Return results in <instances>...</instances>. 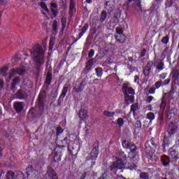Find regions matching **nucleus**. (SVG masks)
Listing matches in <instances>:
<instances>
[{
    "label": "nucleus",
    "instance_id": "5fc2aeb1",
    "mask_svg": "<svg viewBox=\"0 0 179 179\" xmlns=\"http://www.w3.org/2000/svg\"><path fill=\"white\" fill-rule=\"evenodd\" d=\"M155 92H156V88L155 87H151V88H150V90L148 91V93L150 94H155Z\"/></svg>",
    "mask_w": 179,
    "mask_h": 179
},
{
    "label": "nucleus",
    "instance_id": "2eb2a0df",
    "mask_svg": "<svg viewBox=\"0 0 179 179\" xmlns=\"http://www.w3.org/2000/svg\"><path fill=\"white\" fill-rule=\"evenodd\" d=\"M16 96L20 100H22V99L27 98V92H26V90H19L16 93Z\"/></svg>",
    "mask_w": 179,
    "mask_h": 179
},
{
    "label": "nucleus",
    "instance_id": "bb28decb",
    "mask_svg": "<svg viewBox=\"0 0 179 179\" xmlns=\"http://www.w3.org/2000/svg\"><path fill=\"white\" fill-rule=\"evenodd\" d=\"M52 34H57L58 31V22L57 21H54L52 25Z\"/></svg>",
    "mask_w": 179,
    "mask_h": 179
},
{
    "label": "nucleus",
    "instance_id": "79ce46f5",
    "mask_svg": "<svg viewBox=\"0 0 179 179\" xmlns=\"http://www.w3.org/2000/svg\"><path fill=\"white\" fill-rule=\"evenodd\" d=\"M41 7L42 8V9H44V10L47 12V13H50V10L47 7V5L45 4V3H41Z\"/></svg>",
    "mask_w": 179,
    "mask_h": 179
},
{
    "label": "nucleus",
    "instance_id": "2f4dec72",
    "mask_svg": "<svg viewBox=\"0 0 179 179\" xmlns=\"http://www.w3.org/2000/svg\"><path fill=\"white\" fill-rule=\"evenodd\" d=\"M115 40L118 41V43H125V35L122 34V35L119 36H115Z\"/></svg>",
    "mask_w": 179,
    "mask_h": 179
},
{
    "label": "nucleus",
    "instance_id": "0eeeda50",
    "mask_svg": "<svg viewBox=\"0 0 179 179\" xmlns=\"http://www.w3.org/2000/svg\"><path fill=\"white\" fill-rule=\"evenodd\" d=\"M99 141H96L94 143V147L91 151V159L92 160H96L99 156Z\"/></svg>",
    "mask_w": 179,
    "mask_h": 179
},
{
    "label": "nucleus",
    "instance_id": "a19ab883",
    "mask_svg": "<svg viewBox=\"0 0 179 179\" xmlns=\"http://www.w3.org/2000/svg\"><path fill=\"white\" fill-rule=\"evenodd\" d=\"M5 146V142L3 140H0V156H2V150H3V148Z\"/></svg>",
    "mask_w": 179,
    "mask_h": 179
},
{
    "label": "nucleus",
    "instance_id": "680f3d73",
    "mask_svg": "<svg viewBox=\"0 0 179 179\" xmlns=\"http://www.w3.org/2000/svg\"><path fill=\"white\" fill-rule=\"evenodd\" d=\"M146 55V49H143V50L140 53V57L142 58Z\"/></svg>",
    "mask_w": 179,
    "mask_h": 179
},
{
    "label": "nucleus",
    "instance_id": "49530a36",
    "mask_svg": "<svg viewBox=\"0 0 179 179\" xmlns=\"http://www.w3.org/2000/svg\"><path fill=\"white\" fill-rule=\"evenodd\" d=\"M169 38H169V36L166 35L165 37L162 38V43H163V44H167L169 43Z\"/></svg>",
    "mask_w": 179,
    "mask_h": 179
},
{
    "label": "nucleus",
    "instance_id": "338daca9",
    "mask_svg": "<svg viewBox=\"0 0 179 179\" xmlns=\"http://www.w3.org/2000/svg\"><path fill=\"white\" fill-rule=\"evenodd\" d=\"M165 5H166V6H167V7L171 6V0H167V1L165 2Z\"/></svg>",
    "mask_w": 179,
    "mask_h": 179
},
{
    "label": "nucleus",
    "instance_id": "20e7f679",
    "mask_svg": "<svg viewBox=\"0 0 179 179\" xmlns=\"http://www.w3.org/2000/svg\"><path fill=\"white\" fill-rule=\"evenodd\" d=\"M122 145L124 148V149H129L130 152L129 155H132L133 157H135L136 155H138V148H136V145L132 143H129L128 141H124L122 142Z\"/></svg>",
    "mask_w": 179,
    "mask_h": 179
},
{
    "label": "nucleus",
    "instance_id": "4468645a",
    "mask_svg": "<svg viewBox=\"0 0 179 179\" xmlns=\"http://www.w3.org/2000/svg\"><path fill=\"white\" fill-rule=\"evenodd\" d=\"M14 108L17 114H20L24 108V105H23V102H15Z\"/></svg>",
    "mask_w": 179,
    "mask_h": 179
},
{
    "label": "nucleus",
    "instance_id": "a878e982",
    "mask_svg": "<svg viewBox=\"0 0 179 179\" xmlns=\"http://www.w3.org/2000/svg\"><path fill=\"white\" fill-rule=\"evenodd\" d=\"M72 137L71 136L64 138L63 141H62V143L68 145V146L71 145V142H73V140L71 139Z\"/></svg>",
    "mask_w": 179,
    "mask_h": 179
},
{
    "label": "nucleus",
    "instance_id": "c85d7f7f",
    "mask_svg": "<svg viewBox=\"0 0 179 179\" xmlns=\"http://www.w3.org/2000/svg\"><path fill=\"white\" fill-rule=\"evenodd\" d=\"M106 19H107V12L106 10H102L99 21L103 23V22H106Z\"/></svg>",
    "mask_w": 179,
    "mask_h": 179
},
{
    "label": "nucleus",
    "instance_id": "e433bc0d",
    "mask_svg": "<svg viewBox=\"0 0 179 179\" xmlns=\"http://www.w3.org/2000/svg\"><path fill=\"white\" fill-rule=\"evenodd\" d=\"M139 177L141 179H149L150 178L149 173H148L146 172H141L139 175Z\"/></svg>",
    "mask_w": 179,
    "mask_h": 179
},
{
    "label": "nucleus",
    "instance_id": "dca6fc26",
    "mask_svg": "<svg viewBox=\"0 0 179 179\" xmlns=\"http://www.w3.org/2000/svg\"><path fill=\"white\" fill-rule=\"evenodd\" d=\"M154 66L157 69H158V71H163L164 69V63L161 59H157Z\"/></svg>",
    "mask_w": 179,
    "mask_h": 179
},
{
    "label": "nucleus",
    "instance_id": "72a5a7b5",
    "mask_svg": "<svg viewBox=\"0 0 179 179\" xmlns=\"http://www.w3.org/2000/svg\"><path fill=\"white\" fill-rule=\"evenodd\" d=\"M97 78H101L103 76V69L101 67H97L95 69Z\"/></svg>",
    "mask_w": 179,
    "mask_h": 179
},
{
    "label": "nucleus",
    "instance_id": "4d7b16f0",
    "mask_svg": "<svg viewBox=\"0 0 179 179\" xmlns=\"http://www.w3.org/2000/svg\"><path fill=\"white\" fill-rule=\"evenodd\" d=\"M135 127H136V128H141L142 127V123L141 122V120H137L136 122Z\"/></svg>",
    "mask_w": 179,
    "mask_h": 179
},
{
    "label": "nucleus",
    "instance_id": "1a4fd4ad",
    "mask_svg": "<svg viewBox=\"0 0 179 179\" xmlns=\"http://www.w3.org/2000/svg\"><path fill=\"white\" fill-rule=\"evenodd\" d=\"M152 66H153V62H148L147 66L144 68L143 71V73L145 77L149 76V75H150Z\"/></svg>",
    "mask_w": 179,
    "mask_h": 179
},
{
    "label": "nucleus",
    "instance_id": "7c9ffc66",
    "mask_svg": "<svg viewBox=\"0 0 179 179\" xmlns=\"http://www.w3.org/2000/svg\"><path fill=\"white\" fill-rule=\"evenodd\" d=\"M166 106H167V99H166V97H163L160 105V108H162V111H164Z\"/></svg>",
    "mask_w": 179,
    "mask_h": 179
},
{
    "label": "nucleus",
    "instance_id": "f8f14e48",
    "mask_svg": "<svg viewBox=\"0 0 179 179\" xmlns=\"http://www.w3.org/2000/svg\"><path fill=\"white\" fill-rule=\"evenodd\" d=\"M64 148H65V145H59L55 148V156L53 157L54 162H61V153L58 152L57 150L59 149H64Z\"/></svg>",
    "mask_w": 179,
    "mask_h": 179
},
{
    "label": "nucleus",
    "instance_id": "69168bd1",
    "mask_svg": "<svg viewBox=\"0 0 179 179\" xmlns=\"http://www.w3.org/2000/svg\"><path fill=\"white\" fill-rule=\"evenodd\" d=\"M176 145L179 147V134H178L176 137Z\"/></svg>",
    "mask_w": 179,
    "mask_h": 179
},
{
    "label": "nucleus",
    "instance_id": "ddd939ff",
    "mask_svg": "<svg viewBox=\"0 0 179 179\" xmlns=\"http://www.w3.org/2000/svg\"><path fill=\"white\" fill-rule=\"evenodd\" d=\"M50 11L55 17L58 16V4L54 2L50 3Z\"/></svg>",
    "mask_w": 179,
    "mask_h": 179
},
{
    "label": "nucleus",
    "instance_id": "6e6d98bb",
    "mask_svg": "<svg viewBox=\"0 0 179 179\" xmlns=\"http://www.w3.org/2000/svg\"><path fill=\"white\" fill-rule=\"evenodd\" d=\"M94 55V50L92 49L89 53H88V57L89 58H92V57Z\"/></svg>",
    "mask_w": 179,
    "mask_h": 179
},
{
    "label": "nucleus",
    "instance_id": "f3484780",
    "mask_svg": "<svg viewBox=\"0 0 179 179\" xmlns=\"http://www.w3.org/2000/svg\"><path fill=\"white\" fill-rule=\"evenodd\" d=\"M20 83V78L19 77L14 78L11 84V90L15 92L16 90V86Z\"/></svg>",
    "mask_w": 179,
    "mask_h": 179
},
{
    "label": "nucleus",
    "instance_id": "603ef678",
    "mask_svg": "<svg viewBox=\"0 0 179 179\" xmlns=\"http://www.w3.org/2000/svg\"><path fill=\"white\" fill-rule=\"evenodd\" d=\"M171 81V78H168V79L164 80L162 82V86H167V85H169V83H170Z\"/></svg>",
    "mask_w": 179,
    "mask_h": 179
},
{
    "label": "nucleus",
    "instance_id": "c9c22d12",
    "mask_svg": "<svg viewBox=\"0 0 179 179\" xmlns=\"http://www.w3.org/2000/svg\"><path fill=\"white\" fill-rule=\"evenodd\" d=\"M75 1L74 0H70V8H69V13H72L73 12V9H75Z\"/></svg>",
    "mask_w": 179,
    "mask_h": 179
},
{
    "label": "nucleus",
    "instance_id": "052dcab7",
    "mask_svg": "<svg viewBox=\"0 0 179 179\" xmlns=\"http://www.w3.org/2000/svg\"><path fill=\"white\" fill-rule=\"evenodd\" d=\"M167 77V73H162L160 76H159V79H162L163 80H164V78Z\"/></svg>",
    "mask_w": 179,
    "mask_h": 179
},
{
    "label": "nucleus",
    "instance_id": "4be33fe9",
    "mask_svg": "<svg viewBox=\"0 0 179 179\" xmlns=\"http://www.w3.org/2000/svg\"><path fill=\"white\" fill-rule=\"evenodd\" d=\"M161 162L163 166H169V164H170V158H169V157H167L166 155H162L161 157Z\"/></svg>",
    "mask_w": 179,
    "mask_h": 179
},
{
    "label": "nucleus",
    "instance_id": "8fccbe9b",
    "mask_svg": "<svg viewBox=\"0 0 179 179\" xmlns=\"http://www.w3.org/2000/svg\"><path fill=\"white\" fill-rule=\"evenodd\" d=\"M84 89H85V83L82 81L78 86V90L80 92H82Z\"/></svg>",
    "mask_w": 179,
    "mask_h": 179
},
{
    "label": "nucleus",
    "instance_id": "aec40b11",
    "mask_svg": "<svg viewBox=\"0 0 179 179\" xmlns=\"http://www.w3.org/2000/svg\"><path fill=\"white\" fill-rule=\"evenodd\" d=\"M69 83H66L63 87V90L62 91V94L59 96V99L62 98L64 99L65 96H66V93L68 92V89L69 88Z\"/></svg>",
    "mask_w": 179,
    "mask_h": 179
},
{
    "label": "nucleus",
    "instance_id": "09e8293b",
    "mask_svg": "<svg viewBox=\"0 0 179 179\" xmlns=\"http://www.w3.org/2000/svg\"><path fill=\"white\" fill-rule=\"evenodd\" d=\"M163 86L162 82L161 81H157L155 84V87L156 89H159V87H162Z\"/></svg>",
    "mask_w": 179,
    "mask_h": 179
},
{
    "label": "nucleus",
    "instance_id": "ea45409f",
    "mask_svg": "<svg viewBox=\"0 0 179 179\" xmlns=\"http://www.w3.org/2000/svg\"><path fill=\"white\" fill-rule=\"evenodd\" d=\"M147 118L148 120H150V121H152L155 120V113L150 112L147 114Z\"/></svg>",
    "mask_w": 179,
    "mask_h": 179
},
{
    "label": "nucleus",
    "instance_id": "bf43d9fd",
    "mask_svg": "<svg viewBox=\"0 0 179 179\" xmlns=\"http://www.w3.org/2000/svg\"><path fill=\"white\" fill-rule=\"evenodd\" d=\"M154 97L152 96H149L146 99V103L148 104L152 102V100H153Z\"/></svg>",
    "mask_w": 179,
    "mask_h": 179
},
{
    "label": "nucleus",
    "instance_id": "473e14b6",
    "mask_svg": "<svg viewBox=\"0 0 179 179\" xmlns=\"http://www.w3.org/2000/svg\"><path fill=\"white\" fill-rule=\"evenodd\" d=\"M17 75H24V72H26V67L21 66L17 69H15Z\"/></svg>",
    "mask_w": 179,
    "mask_h": 179
},
{
    "label": "nucleus",
    "instance_id": "5701e85b",
    "mask_svg": "<svg viewBox=\"0 0 179 179\" xmlns=\"http://www.w3.org/2000/svg\"><path fill=\"white\" fill-rule=\"evenodd\" d=\"M103 115L104 117H107L108 118H113V117L115 115V112L105 110L103 111Z\"/></svg>",
    "mask_w": 179,
    "mask_h": 179
},
{
    "label": "nucleus",
    "instance_id": "412c9836",
    "mask_svg": "<svg viewBox=\"0 0 179 179\" xmlns=\"http://www.w3.org/2000/svg\"><path fill=\"white\" fill-rule=\"evenodd\" d=\"M149 145H152V146H153V148H159V145L157 144V143L155 141V138H151L150 141H148L146 143H145V146H146V150H148V146Z\"/></svg>",
    "mask_w": 179,
    "mask_h": 179
},
{
    "label": "nucleus",
    "instance_id": "393cba45",
    "mask_svg": "<svg viewBox=\"0 0 179 179\" xmlns=\"http://www.w3.org/2000/svg\"><path fill=\"white\" fill-rule=\"evenodd\" d=\"M68 20V17L66 16H63L62 17L61 22H62V31H64L65 30V27H66V22Z\"/></svg>",
    "mask_w": 179,
    "mask_h": 179
},
{
    "label": "nucleus",
    "instance_id": "f257e3e1",
    "mask_svg": "<svg viewBox=\"0 0 179 179\" xmlns=\"http://www.w3.org/2000/svg\"><path fill=\"white\" fill-rule=\"evenodd\" d=\"M31 55H34L33 62L35 65L34 69L36 73L41 72L43 70V65L45 64V52L43 49V46L40 44L35 45L31 50H30Z\"/></svg>",
    "mask_w": 179,
    "mask_h": 179
},
{
    "label": "nucleus",
    "instance_id": "58836bf2",
    "mask_svg": "<svg viewBox=\"0 0 179 179\" xmlns=\"http://www.w3.org/2000/svg\"><path fill=\"white\" fill-rule=\"evenodd\" d=\"M169 145H170V141L169 140V137H164L163 143H162L163 147L167 148V146H169Z\"/></svg>",
    "mask_w": 179,
    "mask_h": 179
},
{
    "label": "nucleus",
    "instance_id": "e2e57ef3",
    "mask_svg": "<svg viewBox=\"0 0 179 179\" xmlns=\"http://www.w3.org/2000/svg\"><path fill=\"white\" fill-rule=\"evenodd\" d=\"M167 52H169V48H166L162 53V57H164V58L167 55Z\"/></svg>",
    "mask_w": 179,
    "mask_h": 179
},
{
    "label": "nucleus",
    "instance_id": "423d86ee",
    "mask_svg": "<svg viewBox=\"0 0 179 179\" xmlns=\"http://www.w3.org/2000/svg\"><path fill=\"white\" fill-rule=\"evenodd\" d=\"M45 177L50 178V179H58V175L57 172L52 167L48 166L46 173L45 174Z\"/></svg>",
    "mask_w": 179,
    "mask_h": 179
},
{
    "label": "nucleus",
    "instance_id": "f03ea898",
    "mask_svg": "<svg viewBox=\"0 0 179 179\" xmlns=\"http://www.w3.org/2000/svg\"><path fill=\"white\" fill-rule=\"evenodd\" d=\"M126 104H131L135 101V90L124 84L122 88Z\"/></svg>",
    "mask_w": 179,
    "mask_h": 179
},
{
    "label": "nucleus",
    "instance_id": "7ed1b4c3",
    "mask_svg": "<svg viewBox=\"0 0 179 179\" xmlns=\"http://www.w3.org/2000/svg\"><path fill=\"white\" fill-rule=\"evenodd\" d=\"M127 164V155H124L122 158L117 159L109 167L110 170H114V169H124V166Z\"/></svg>",
    "mask_w": 179,
    "mask_h": 179
},
{
    "label": "nucleus",
    "instance_id": "9b49d317",
    "mask_svg": "<svg viewBox=\"0 0 179 179\" xmlns=\"http://www.w3.org/2000/svg\"><path fill=\"white\" fill-rule=\"evenodd\" d=\"M45 92L43 91L41 92L38 98V103L39 107H43L44 106V102L45 101Z\"/></svg>",
    "mask_w": 179,
    "mask_h": 179
},
{
    "label": "nucleus",
    "instance_id": "cd10ccee",
    "mask_svg": "<svg viewBox=\"0 0 179 179\" xmlns=\"http://www.w3.org/2000/svg\"><path fill=\"white\" fill-rule=\"evenodd\" d=\"M15 179H25L24 174L22 171L14 172Z\"/></svg>",
    "mask_w": 179,
    "mask_h": 179
},
{
    "label": "nucleus",
    "instance_id": "6e6552de",
    "mask_svg": "<svg viewBox=\"0 0 179 179\" xmlns=\"http://www.w3.org/2000/svg\"><path fill=\"white\" fill-rule=\"evenodd\" d=\"M178 128L177 124L173 122H169L167 126V132L169 135H174V134L177 132Z\"/></svg>",
    "mask_w": 179,
    "mask_h": 179
},
{
    "label": "nucleus",
    "instance_id": "0e129e2a",
    "mask_svg": "<svg viewBox=\"0 0 179 179\" xmlns=\"http://www.w3.org/2000/svg\"><path fill=\"white\" fill-rule=\"evenodd\" d=\"M176 90H177V87L176 85H172L171 93H176Z\"/></svg>",
    "mask_w": 179,
    "mask_h": 179
},
{
    "label": "nucleus",
    "instance_id": "b1692460",
    "mask_svg": "<svg viewBox=\"0 0 179 179\" xmlns=\"http://www.w3.org/2000/svg\"><path fill=\"white\" fill-rule=\"evenodd\" d=\"M52 80V73H47L46 74V79H45V83L46 85H51V81Z\"/></svg>",
    "mask_w": 179,
    "mask_h": 179
},
{
    "label": "nucleus",
    "instance_id": "9d476101",
    "mask_svg": "<svg viewBox=\"0 0 179 179\" xmlns=\"http://www.w3.org/2000/svg\"><path fill=\"white\" fill-rule=\"evenodd\" d=\"M78 117L80 121H86L89 118V115H87V111L84 108H81L78 113Z\"/></svg>",
    "mask_w": 179,
    "mask_h": 179
},
{
    "label": "nucleus",
    "instance_id": "864d4df0",
    "mask_svg": "<svg viewBox=\"0 0 179 179\" xmlns=\"http://www.w3.org/2000/svg\"><path fill=\"white\" fill-rule=\"evenodd\" d=\"M164 121V118L163 117V115H161L158 118V122L160 124V125H163V122Z\"/></svg>",
    "mask_w": 179,
    "mask_h": 179
},
{
    "label": "nucleus",
    "instance_id": "a211bd4d",
    "mask_svg": "<svg viewBox=\"0 0 179 179\" xmlns=\"http://www.w3.org/2000/svg\"><path fill=\"white\" fill-rule=\"evenodd\" d=\"M170 78H172L175 82L176 80H178V77H179V70L178 69H173L169 75Z\"/></svg>",
    "mask_w": 179,
    "mask_h": 179
},
{
    "label": "nucleus",
    "instance_id": "774afa93",
    "mask_svg": "<svg viewBox=\"0 0 179 179\" xmlns=\"http://www.w3.org/2000/svg\"><path fill=\"white\" fill-rule=\"evenodd\" d=\"M86 176H87V173L86 172H85L84 173H83L80 176V179H85L86 178Z\"/></svg>",
    "mask_w": 179,
    "mask_h": 179
},
{
    "label": "nucleus",
    "instance_id": "3c124183",
    "mask_svg": "<svg viewBox=\"0 0 179 179\" xmlns=\"http://www.w3.org/2000/svg\"><path fill=\"white\" fill-rule=\"evenodd\" d=\"M116 33H117V34H119V36H121L122 34H124V31L122 30V29H121L120 27H117Z\"/></svg>",
    "mask_w": 179,
    "mask_h": 179
},
{
    "label": "nucleus",
    "instance_id": "de8ad7c7",
    "mask_svg": "<svg viewBox=\"0 0 179 179\" xmlns=\"http://www.w3.org/2000/svg\"><path fill=\"white\" fill-rule=\"evenodd\" d=\"M54 48V38H51L49 43V50Z\"/></svg>",
    "mask_w": 179,
    "mask_h": 179
},
{
    "label": "nucleus",
    "instance_id": "a18cd8bd",
    "mask_svg": "<svg viewBox=\"0 0 179 179\" xmlns=\"http://www.w3.org/2000/svg\"><path fill=\"white\" fill-rule=\"evenodd\" d=\"M56 135H61V134H62V132H64V129H62V127H58L56 129Z\"/></svg>",
    "mask_w": 179,
    "mask_h": 179
},
{
    "label": "nucleus",
    "instance_id": "37998d69",
    "mask_svg": "<svg viewBox=\"0 0 179 179\" xmlns=\"http://www.w3.org/2000/svg\"><path fill=\"white\" fill-rule=\"evenodd\" d=\"M16 74H17V73H16V69H12L8 76L9 79H11L12 78H13V76H15V75Z\"/></svg>",
    "mask_w": 179,
    "mask_h": 179
},
{
    "label": "nucleus",
    "instance_id": "f704fd0d",
    "mask_svg": "<svg viewBox=\"0 0 179 179\" xmlns=\"http://www.w3.org/2000/svg\"><path fill=\"white\" fill-rule=\"evenodd\" d=\"M6 179H13L15 178V172L8 171L6 174Z\"/></svg>",
    "mask_w": 179,
    "mask_h": 179
},
{
    "label": "nucleus",
    "instance_id": "c756f323",
    "mask_svg": "<svg viewBox=\"0 0 179 179\" xmlns=\"http://www.w3.org/2000/svg\"><path fill=\"white\" fill-rule=\"evenodd\" d=\"M169 155L172 157V159H176L177 158V151L176 150L171 148L169 150Z\"/></svg>",
    "mask_w": 179,
    "mask_h": 179
},
{
    "label": "nucleus",
    "instance_id": "4c0bfd02",
    "mask_svg": "<svg viewBox=\"0 0 179 179\" xmlns=\"http://www.w3.org/2000/svg\"><path fill=\"white\" fill-rule=\"evenodd\" d=\"M138 103H136L131 106V111L133 112L134 115H135V113H136V110H138Z\"/></svg>",
    "mask_w": 179,
    "mask_h": 179
},
{
    "label": "nucleus",
    "instance_id": "13d9d810",
    "mask_svg": "<svg viewBox=\"0 0 179 179\" xmlns=\"http://www.w3.org/2000/svg\"><path fill=\"white\" fill-rule=\"evenodd\" d=\"M128 167L130 170H132V169H135L136 167V165L134 163L128 164Z\"/></svg>",
    "mask_w": 179,
    "mask_h": 179
},
{
    "label": "nucleus",
    "instance_id": "c03bdc74",
    "mask_svg": "<svg viewBox=\"0 0 179 179\" xmlns=\"http://www.w3.org/2000/svg\"><path fill=\"white\" fill-rule=\"evenodd\" d=\"M117 125H119V127H122L124 125V119H122V117H119L117 120Z\"/></svg>",
    "mask_w": 179,
    "mask_h": 179
},
{
    "label": "nucleus",
    "instance_id": "39448f33",
    "mask_svg": "<svg viewBox=\"0 0 179 179\" xmlns=\"http://www.w3.org/2000/svg\"><path fill=\"white\" fill-rule=\"evenodd\" d=\"M27 174L28 179H38V171L34 169L33 166L27 169Z\"/></svg>",
    "mask_w": 179,
    "mask_h": 179
},
{
    "label": "nucleus",
    "instance_id": "6ab92c4d",
    "mask_svg": "<svg viewBox=\"0 0 179 179\" xmlns=\"http://www.w3.org/2000/svg\"><path fill=\"white\" fill-rule=\"evenodd\" d=\"M93 65H94V62L93 61V59H90L87 62L85 65V69L87 73H89V72L92 71V68H93Z\"/></svg>",
    "mask_w": 179,
    "mask_h": 179
}]
</instances>
